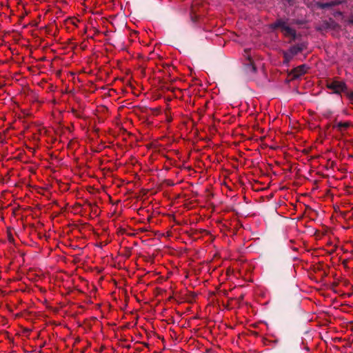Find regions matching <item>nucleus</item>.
I'll list each match as a JSON object with an SVG mask.
<instances>
[{
	"label": "nucleus",
	"mask_w": 353,
	"mask_h": 353,
	"mask_svg": "<svg viewBox=\"0 0 353 353\" xmlns=\"http://www.w3.org/2000/svg\"><path fill=\"white\" fill-rule=\"evenodd\" d=\"M327 88L330 90H332L335 94L345 92L350 98L353 99V92H349L347 90L346 84L343 81H334L327 84Z\"/></svg>",
	"instance_id": "2"
},
{
	"label": "nucleus",
	"mask_w": 353,
	"mask_h": 353,
	"mask_svg": "<svg viewBox=\"0 0 353 353\" xmlns=\"http://www.w3.org/2000/svg\"><path fill=\"white\" fill-rule=\"evenodd\" d=\"M350 22L351 23H352V24H353V18H351V19H350Z\"/></svg>",
	"instance_id": "10"
},
{
	"label": "nucleus",
	"mask_w": 353,
	"mask_h": 353,
	"mask_svg": "<svg viewBox=\"0 0 353 353\" xmlns=\"http://www.w3.org/2000/svg\"><path fill=\"white\" fill-rule=\"evenodd\" d=\"M25 353H32L31 351H26Z\"/></svg>",
	"instance_id": "11"
},
{
	"label": "nucleus",
	"mask_w": 353,
	"mask_h": 353,
	"mask_svg": "<svg viewBox=\"0 0 353 353\" xmlns=\"http://www.w3.org/2000/svg\"><path fill=\"white\" fill-rule=\"evenodd\" d=\"M244 57L248 59V63H245L248 69L254 72L256 68L254 66V62L252 58V54L250 50H245L243 54Z\"/></svg>",
	"instance_id": "3"
},
{
	"label": "nucleus",
	"mask_w": 353,
	"mask_h": 353,
	"mask_svg": "<svg viewBox=\"0 0 353 353\" xmlns=\"http://www.w3.org/2000/svg\"><path fill=\"white\" fill-rule=\"evenodd\" d=\"M293 57H294V55L291 54V52H290V50L285 52H284L285 62V63L289 62L293 58Z\"/></svg>",
	"instance_id": "9"
},
{
	"label": "nucleus",
	"mask_w": 353,
	"mask_h": 353,
	"mask_svg": "<svg viewBox=\"0 0 353 353\" xmlns=\"http://www.w3.org/2000/svg\"><path fill=\"white\" fill-rule=\"evenodd\" d=\"M304 47L305 46L303 43H299L292 46L288 50H290L291 54L295 56L298 53L301 52L303 50Z\"/></svg>",
	"instance_id": "5"
},
{
	"label": "nucleus",
	"mask_w": 353,
	"mask_h": 353,
	"mask_svg": "<svg viewBox=\"0 0 353 353\" xmlns=\"http://www.w3.org/2000/svg\"><path fill=\"white\" fill-rule=\"evenodd\" d=\"M307 68H308L305 65H302L296 68L294 70V77H300L301 75L304 74L307 72Z\"/></svg>",
	"instance_id": "4"
},
{
	"label": "nucleus",
	"mask_w": 353,
	"mask_h": 353,
	"mask_svg": "<svg viewBox=\"0 0 353 353\" xmlns=\"http://www.w3.org/2000/svg\"><path fill=\"white\" fill-rule=\"evenodd\" d=\"M274 28H280L281 31L285 37H290L293 39L296 37V31L291 28L287 20L282 19H278L274 24L272 25Z\"/></svg>",
	"instance_id": "1"
},
{
	"label": "nucleus",
	"mask_w": 353,
	"mask_h": 353,
	"mask_svg": "<svg viewBox=\"0 0 353 353\" xmlns=\"http://www.w3.org/2000/svg\"><path fill=\"white\" fill-rule=\"evenodd\" d=\"M293 57H294V55L291 54V52H290V50L285 52H284L285 62V63L289 62L293 58Z\"/></svg>",
	"instance_id": "8"
},
{
	"label": "nucleus",
	"mask_w": 353,
	"mask_h": 353,
	"mask_svg": "<svg viewBox=\"0 0 353 353\" xmlns=\"http://www.w3.org/2000/svg\"><path fill=\"white\" fill-rule=\"evenodd\" d=\"M341 2L339 1H332L330 2L322 3L321 5V8H329V7L336 6V5L339 4Z\"/></svg>",
	"instance_id": "7"
},
{
	"label": "nucleus",
	"mask_w": 353,
	"mask_h": 353,
	"mask_svg": "<svg viewBox=\"0 0 353 353\" xmlns=\"http://www.w3.org/2000/svg\"><path fill=\"white\" fill-rule=\"evenodd\" d=\"M350 125L349 122H338L334 125V128L342 132L343 129L347 128Z\"/></svg>",
	"instance_id": "6"
}]
</instances>
